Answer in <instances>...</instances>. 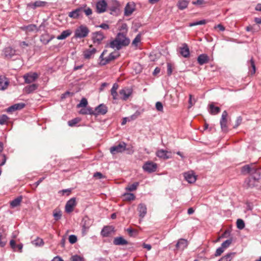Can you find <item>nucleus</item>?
<instances>
[{
    "mask_svg": "<svg viewBox=\"0 0 261 261\" xmlns=\"http://www.w3.org/2000/svg\"><path fill=\"white\" fill-rule=\"evenodd\" d=\"M189 3V1L187 0H179L177 6L180 10H183L187 8Z\"/></svg>",
    "mask_w": 261,
    "mask_h": 261,
    "instance_id": "72a5a7b5",
    "label": "nucleus"
},
{
    "mask_svg": "<svg viewBox=\"0 0 261 261\" xmlns=\"http://www.w3.org/2000/svg\"><path fill=\"white\" fill-rule=\"evenodd\" d=\"M180 54L185 58H187L189 56L190 51L187 44H184L182 47H180Z\"/></svg>",
    "mask_w": 261,
    "mask_h": 261,
    "instance_id": "2f4dec72",
    "label": "nucleus"
},
{
    "mask_svg": "<svg viewBox=\"0 0 261 261\" xmlns=\"http://www.w3.org/2000/svg\"><path fill=\"white\" fill-rule=\"evenodd\" d=\"M205 23H206V20L203 19V20H201L200 21H198L190 23V26L192 27V26H195V25H202V24H204Z\"/></svg>",
    "mask_w": 261,
    "mask_h": 261,
    "instance_id": "4d7b16f0",
    "label": "nucleus"
},
{
    "mask_svg": "<svg viewBox=\"0 0 261 261\" xmlns=\"http://www.w3.org/2000/svg\"><path fill=\"white\" fill-rule=\"evenodd\" d=\"M77 237L76 236L71 234L69 237V242L73 244L77 242Z\"/></svg>",
    "mask_w": 261,
    "mask_h": 261,
    "instance_id": "bf43d9fd",
    "label": "nucleus"
},
{
    "mask_svg": "<svg viewBox=\"0 0 261 261\" xmlns=\"http://www.w3.org/2000/svg\"><path fill=\"white\" fill-rule=\"evenodd\" d=\"M141 41V36L139 34L137 35V36L135 38V39L133 41V44L135 45H137L138 43L140 42Z\"/></svg>",
    "mask_w": 261,
    "mask_h": 261,
    "instance_id": "338daca9",
    "label": "nucleus"
},
{
    "mask_svg": "<svg viewBox=\"0 0 261 261\" xmlns=\"http://www.w3.org/2000/svg\"><path fill=\"white\" fill-rule=\"evenodd\" d=\"M255 171H252L251 175L252 176H258V179L260 178L261 176V167H258L256 165V163L254 164Z\"/></svg>",
    "mask_w": 261,
    "mask_h": 261,
    "instance_id": "a19ab883",
    "label": "nucleus"
},
{
    "mask_svg": "<svg viewBox=\"0 0 261 261\" xmlns=\"http://www.w3.org/2000/svg\"><path fill=\"white\" fill-rule=\"evenodd\" d=\"M118 84L117 83H114L111 90V94L113 97V99L114 100H117L119 98L118 96V94L117 92V90H118Z\"/></svg>",
    "mask_w": 261,
    "mask_h": 261,
    "instance_id": "c756f323",
    "label": "nucleus"
},
{
    "mask_svg": "<svg viewBox=\"0 0 261 261\" xmlns=\"http://www.w3.org/2000/svg\"><path fill=\"white\" fill-rule=\"evenodd\" d=\"M255 163H251L249 165H246L242 167L241 172L243 174H252V171H255L254 168Z\"/></svg>",
    "mask_w": 261,
    "mask_h": 261,
    "instance_id": "dca6fc26",
    "label": "nucleus"
},
{
    "mask_svg": "<svg viewBox=\"0 0 261 261\" xmlns=\"http://www.w3.org/2000/svg\"><path fill=\"white\" fill-rule=\"evenodd\" d=\"M88 105V101L86 98H83L80 102L77 105V108L86 107Z\"/></svg>",
    "mask_w": 261,
    "mask_h": 261,
    "instance_id": "3c124183",
    "label": "nucleus"
},
{
    "mask_svg": "<svg viewBox=\"0 0 261 261\" xmlns=\"http://www.w3.org/2000/svg\"><path fill=\"white\" fill-rule=\"evenodd\" d=\"M228 116V113L226 111H224L222 113L221 118L220 119V125L221 128L223 131H226L227 130V117Z\"/></svg>",
    "mask_w": 261,
    "mask_h": 261,
    "instance_id": "4468645a",
    "label": "nucleus"
},
{
    "mask_svg": "<svg viewBox=\"0 0 261 261\" xmlns=\"http://www.w3.org/2000/svg\"><path fill=\"white\" fill-rule=\"evenodd\" d=\"M80 113L83 115H86V114H90V115H94V111H93L92 109L89 107V108H86L84 107V108L82 109L80 111Z\"/></svg>",
    "mask_w": 261,
    "mask_h": 261,
    "instance_id": "ea45409f",
    "label": "nucleus"
},
{
    "mask_svg": "<svg viewBox=\"0 0 261 261\" xmlns=\"http://www.w3.org/2000/svg\"><path fill=\"white\" fill-rule=\"evenodd\" d=\"M167 74L170 76L172 73V65L170 63H167Z\"/></svg>",
    "mask_w": 261,
    "mask_h": 261,
    "instance_id": "0e129e2a",
    "label": "nucleus"
},
{
    "mask_svg": "<svg viewBox=\"0 0 261 261\" xmlns=\"http://www.w3.org/2000/svg\"><path fill=\"white\" fill-rule=\"evenodd\" d=\"M39 75L36 72H29L25 74L23 77L27 84H30L35 82L38 77Z\"/></svg>",
    "mask_w": 261,
    "mask_h": 261,
    "instance_id": "1a4fd4ad",
    "label": "nucleus"
},
{
    "mask_svg": "<svg viewBox=\"0 0 261 261\" xmlns=\"http://www.w3.org/2000/svg\"><path fill=\"white\" fill-rule=\"evenodd\" d=\"M16 50L12 47H7L4 48L2 51V55L6 59H10L16 55Z\"/></svg>",
    "mask_w": 261,
    "mask_h": 261,
    "instance_id": "6e6552de",
    "label": "nucleus"
},
{
    "mask_svg": "<svg viewBox=\"0 0 261 261\" xmlns=\"http://www.w3.org/2000/svg\"><path fill=\"white\" fill-rule=\"evenodd\" d=\"M114 3L115 4H114V6H111L109 8L110 11H111V14H113V12L116 13L119 10L118 8H119V5L118 2L115 1Z\"/></svg>",
    "mask_w": 261,
    "mask_h": 261,
    "instance_id": "49530a36",
    "label": "nucleus"
},
{
    "mask_svg": "<svg viewBox=\"0 0 261 261\" xmlns=\"http://www.w3.org/2000/svg\"><path fill=\"white\" fill-rule=\"evenodd\" d=\"M96 52V49L93 47L92 45H90L89 49H86L84 51V58L85 59H90L94 57Z\"/></svg>",
    "mask_w": 261,
    "mask_h": 261,
    "instance_id": "2eb2a0df",
    "label": "nucleus"
},
{
    "mask_svg": "<svg viewBox=\"0 0 261 261\" xmlns=\"http://www.w3.org/2000/svg\"><path fill=\"white\" fill-rule=\"evenodd\" d=\"M206 4L204 0H197L196 1H193L192 4L196 6H202Z\"/></svg>",
    "mask_w": 261,
    "mask_h": 261,
    "instance_id": "052dcab7",
    "label": "nucleus"
},
{
    "mask_svg": "<svg viewBox=\"0 0 261 261\" xmlns=\"http://www.w3.org/2000/svg\"><path fill=\"white\" fill-rule=\"evenodd\" d=\"M25 105L24 103H18L14 104L9 107L7 111L8 113H12L17 110H21L25 107Z\"/></svg>",
    "mask_w": 261,
    "mask_h": 261,
    "instance_id": "393cba45",
    "label": "nucleus"
},
{
    "mask_svg": "<svg viewBox=\"0 0 261 261\" xmlns=\"http://www.w3.org/2000/svg\"><path fill=\"white\" fill-rule=\"evenodd\" d=\"M196 102V99L193 97L192 95H189V108H191L193 106Z\"/></svg>",
    "mask_w": 261,
    "mask_h": 261,
    "instance_id": "603ef678",
    "label": "nucleus"
},
{
    "mask_svg": "<svg viewBox=\"0 0 261 261\" xmlns=\"http://www.w3.org/2000/svg\"><path fill=\"white\" fill-rule=\"evenodd\" d=\"M7 234L5 230L3 227L0 228V246L2 247H4L7 243L6 239Z\"/></svg>",
    "mask_w": 261,
    "mask_h": 261,
    "instance_id": "aec40b11",
    "label": "nucleus"
},
{
    "mask_svg": "<svg viewBox=\"0 0 261 261\" xmlns=\"http://www.w3.org/2000/svg\"><path fill=\"white\" fill-rule=\"evenodd\" d=\"M248 65L249 68H251V69H250V73L251 75H253L255 73V65L254 62L252 58L250 59V60L248 63Z\"/></svg>",
    "mask_w": 261,
    "mask_h": 261,
    "instance_id": "4c0bfd02",
    "label": "nucleus"
},
{
    "mask_svg": "<svg viewBox=\"0 0 261 261\" xmlns=\"http://www.w3.org/2000/svg\"><path fill=\"white\" fill-rule=\"evenodd\" d=\"M107 107L103 104H100L95 108V112H94V115H105L107 113Z\"/></svg>",
    "mask_w": 261,
    "mask_h": 261,
    "instance_id": "a211bd4d",
    "label": "nucleus"
},
{
    "mask_svg": "<svg viewBox=\"0 0 261 261\" xmlns=\"http://www.w3.org/2000/svg\"><path fill=\"white\" fill-rule=\"evenodd\" d=\"M142 168L144 171L152 173L156 171L157 165L151 161H148L143 165Z\"/></svg>",
    "mask_w": 261,
    "mask_h": 261,
    "instance_id": "423d86ee",
    "label": "nucleus"
},
{
    "mask_svg": "<svg viewBox=\"0 0 261 261\" xmlns=\"http://www.w3.org/2000/svg\"><path fill=\"white\" fill-rule=\"evenodd\" d=\"M81 121V119L79 118H75L71 120L68 121V124L69 126L73 127L75 126Z\"/></svg>",
    "mask_w": 261,
    "mask_h": 261,
    "instance_id": "de8ad7c7",
    "label": "nucleus"
},
{
    "mask_svg": "<svg viewBox=\"0 0 261 261\" xmlns=\"http://www.w3.org/2000/svg\"><path fill=\"white\" fill-rule=\"evenodd\" d=\"M167 152H168L166 150L160 149L156 152V155L160 158L168 159L169 158V157L167 155Z\"/></svg>",
    "mask_w": 261,
    "mask_h": 261,
    "instance_id": "c9c22d12",
    "label": "nucleus"
},
{
    "mask_svg": "<svg viewBox=\"0 0 261 261\" xmlns=\"http://www.w3.org/2000/svg\"><path fill=\"white\" fill-rule=\"evenodd\" d=\"M22 197L21 196L17 197L10 202V205L12 207L14 208L18 206L21 201H22Z\"/></svg>",
    "mask_w": 261,
    "mask_h": 261,
    "instance_id": "e433bc0d",
    "label": "nucleus"
},
{
    "mask_svg": "<svg viewBox=\"0 0 261 261\" xmlns=\"http://www.w3.org/2000/svg\"><path fill=\"white\" fill-rule=\"evenodd\" d=\"M53 216L54 217L55 219L57 221L61 219L62 216V214L60 211L54 213Z\"/></svg>",
    "mask_w": 261,
    "mask_h": 261,
    "instance_id": "69168bd1",
    "label": "nucleus"
},
{
    "mask_svg": "<svg viewBox=\"0 0 261 261\" xmlns=\"http://www.w3.org/2000/svg\"><path fill=\"white\" fill-rule=\"evenodd\" d=\"M129 43L130 40L125 35L121 33H118L115 38L111 41L109 44L107 45L106 47L109 46L113 49L119 50L122 48V47L128 45Z\"/></svg>",
    "mask_w": 261,
    "mask_h": 261,
    "instance_id": "f257e3e1",
    "label": "nucleus"
},
{
    "mask_svg": "<svg viewBox=\"0 0 261 261\" xmlns=\"http://www.w3.org/2000/svg\"><path fill=\"white\" fill-rule=\"evenodd\" d=\"M258 180V176H251L245 180V184L248 187L252 188L256 186V182Z\"/></svg>",
    "mask_w": 261,
    "mask_h": 261,
    "instance_id": "f3484780",
    "label": "nucleus"
},
{
    "mask_svg": "<svg viewBox=\"0 0 261 261\" xmlns=\"http://www.w3.org/2000/svg\"><path fill=\"white\" fill-rule=\"evenodd\" d=\"M234 253H229L222 257L218 261H231Z\"/></svg>",
    "mask_w": 261,
    "mask_h": 261,
    "instance_id": "37998d69",
    "label": "nucleus"
},
{
    "mask_svg": "<svg viewBox=\"0 0 261 261\" xmlns=\"http://www.w3.org/2000/svg\"><path fill=\"white\" fill-rule=\"evenodd\" d=\"M93 177L98 179H102L105 177V176L100 172H96L93 174Z\"/></svg>",
    "mask_w": 261,
    "mask_h": 261,
    "instance_id": "774afa93",
    "label": "nucleus"
},
{
    "mask_svg": "<svg viewBox=\"0 0 261 261\" xmlns=\"http://www.w3.org/2000/svg\"><path fill=\"white\" fill-rule=\"evenodd\" d=\"M123 196L127 201L134 200L136 198L135 195L131 193H125Z\"/></svg>",
    "mask_w": 261,
    "mask_h": 261,
    "instance_id": "a18cd8bd",
    "label": "nucleus"
},
{
    "mask_svg": "<svg viewBox=\"0 0 261 261\" xmlns=\"http://www.w3.org/2000/svg\"><path fill=\"white\" fill-rule=\"evenodd\" d=\"M237 226L238 229H243L245 226L244 221L241 219H238L237 220Z\"/></svg>",
    "mask_w": 261,
    "mask_h": 261,
    "instance_id": "09e8293b",
    "label": "nucleus"
},
{
    "mask_svg": "<svg viewBox=\"0 0 261 261\" xmlns=\"http://www.w3.org/2000/svg\"><path fill=\"white\" fill-rule=\"evenodd\" d=\"M111 232L110 227L105 226L101 231V234L104 237L109 236Z\"/></svg>",
    "mask_w": 261,
    "mask_h": 261,
    "instance_id": "c03bdc74",
    "label": "nucleus"
},
{
    "mask_svg": "<svg viewBox=\"0 0 261 261\" xmlns=\"http://www.w3.org/2000/svg\"><path fill=\"white\" fill-rule=\"evenodd\" d=\"M113 244L115 245H125L128 244V242L122 237H119L114 239Z\"/></svg>",
    "mask_w": 261,
    "mask_h": 261,
    "instance_id": "473e14b6",
    "label": "nucleus"
},
{
    "mask_svg": "<svg viewBox=\"0 0 261 261\" xmlns=\"http://www.w3.org/2000/svg\"><path fill=\"white\" fill-rule=\"evenodd\" d=\"M139 183L138 182H135L132 185H129L125 187V190L129 192L135 191L138 187Z\"/></svg>",
    "mask_w": 261,
    "mask_h": 261,
    "instance_id": "79ce46f5",
    "label": "nucleus"
},
{
    "mask_svg": "<svg viewBox=\"0 0 261 261\" xmlns=\"http://www.w3.org/2000/svg\"><path fill=\"white\" fill-rule=\"evenodd\" d=\"M126 144L123 142H120L118 145L113 146L110 148V152L112 154H115L117 153L122 152L125 150Z\"/></svg>",
    "mask_w": 261,
    "mask_h": 261,
    "instance_id": "0eeeda50",
    "label": "nucleus"
},
{
    "mask_svg": "<svg viewBox=\"0 0 261 261\" xmlns=\"http://www.w3.org/2000/svg\"><path fill=\"white\" fill-rule=\"evenodd\" d=\"M71 31L70 30H66L63 31L61 35L57 37L58 40H64L69 37L71 34Z\"/></svg>",
    "mask_w": 261,
    "mask_h": 261,
    "instance_id": "f704fd0d",
    "label": "nucleus"
},
{
    "mask_svg": "<svg viewBox=\"0 0 261 261\" xmlns=\"http://www.w3.org/2000/svg\"><path fill=\"white\" fill-rule=\"evenodd\" d=\"M210 107V112L212 115H216L218 114L220 112V108L215 107L213 103L209 105Z\"/></svg>",
    "mask_w": 261,
    "mask_h": 261,
    "instance_id": "58836bf2",
    "label": "nucleus"
},
{
    "mask_svg": "<svg viewBox=\"0 0 261 261\" xmlns=\"http://www.w3.org/2000/svg\"><path fill=\"white\" fill-rule=\"evenodd\" d=\"M38 87V84H33L25 87L23 90L25 93L30 94L35 91Z\"/></svg>",
    "mask_w": 261,
    "mask_h": 261,
    "instance_id": "7c9ffc66",
    "label": "nucleus"
},
{
    "mask_svg": "<svg viewBox=\"0 0 261 261\" xmlns=\"http://www.w3.org/2000/svg\"><path fill=\"white\" fill-rule=\"evenodd\" d=\"M54 38V36H51L47 33L42 34L40 38V41L44 44H47L52 39Z\"/></svg>",
    "mask_w": 261,
    "mask_h": 261,
    "instance_id": "a878e982",
    "label": "nucleus"
},
{
    "mask_svg": "<svg viewBox=\"0 0 261 261\" xmlns=\"http://www.w3.org/2000/svg\"><path fill=\"white\" fill-rule=\"evenodd\" d=\"M132 89L124 88L119 91L120 98L123 100H126L132 94Z\"/></svg>",
    "mask_w": 261,
    "mask_h": 261,
    "instance_id": "9b49d317",
    "label": "nucleus"
},
{
    "mask_svg": "<svg viewBox=\"0 0 261 261\" xmlns=\"http://www.w3.org/2000/svg\"><path fill=\"white\" fill-rule=\"evenodd\" d=\"M225 249L221 246L216 251L215 255L216 256H220L224 251Z\"/></svg>",
    "mask_w": 261,
    "mask_h": 261,
    "instance_id": "13d9d810",
    "label": "nucleus"
},
{
    "mask_svg": "<svg viewBox=\"0 0 261 261\" xmlns=\"http://www.w3.org/2000/svg\"><path fill=\"white\" fill-rule=\"evenodd\" d=\"M90 226V220L87 217L84 218L82 221V231L84 235L86 234Z\"/></svg>",
    "mask_w": 261,
    "mask_h": 261,
    "instance_id": "4be33fe9",
    "label": "nucleus"
},
{
    "mask_svg": "<svg viewBox=\"0 0 261 261\" xmlns=\"http://www.w3.org/2000/svg\"><path fill=\"white\" fill-rule=\"evenodd\" d=\"M188 246V242L186 240L184 239H179L176 244V248L177 249L184 250Z\"/></svg>",
    "mask_w": 261,
    "mask_h": 261,
    "instance_id": "c85d7f7f",
    "label": "nucleus"
},
{
    "mask_svg": "<svg viewBox=\"0 0 261 261\" xmlns=\"http://www.w3.org/2000/svg\"><path fill=\"white\" fill-rule=\"evenodd\" d=\"M106 52L107 50H103L99 57V58L101 59V64L103 65L109 63L112 61L114 60L120 56L119 53L118 51H115L110 54V55L107 57L103 58V55Z\"/></svg>",
    "mask_w": 261,
    "mask_h": 261,
    "instance_id": "7ed1b4c3",
    "label": "nucleus"
},
{
    "mask_svg": "<svg viewBox=\"0 0 261 261\" xmlns=\"http://www.w3.org/2000/svg\"><path fill=\"white\" fill-rule=\"evenodd\" d=\"M138 211L139 213L140 217L143 218L145 217L147 213V207L145 204L140 203L138 207Z\"/></svg>",
    "mask_w": 261,
    "mask_h": 261,
    "instance_id": "cd10ccee",
    "label": "nucleus"
},
{
    "mask_svg": "<svg viewBox=\"0 0 261 261\" xmlns=\"http://www.w3.org/2000/svg\"><path fill=\"white\" fill-rule=\"evenodd\" d=\"M6 156L5 154H0V166L4 165L6 162Z\"/></svg>",
    "mask_w": 261,
    "mask_h": 261,
    "instance_id": "680f3d73",
    "label": "nucleus"
},
{
    "mask_svg": "<svg viewBox=\"0 0 261 261\" xmlns=\"http://www.w3.org/2000/svg\"><path fill=\"white\" fill-rule=\"evenodd\" d=\"M9 120V117L6 115L0 116V124H4L6 123Z\"/></svg>",
    "mask_w": 261,
    "mask_h": 261,
    "instance_id": "864d4df0",
    "label": "nucleus"
},
{
    "mask_svg": "<svg viewBox=\"0 0 261 261\" xmlns=\"http://www.w3.org/2000/svg\"><path fill=\"white\" fill-rule=\"evenodd\" d=\"M76 198L75 197L71 198L70 199L65 205V211L67 213L72 212L73 210L74 207L76 206Z\"/></svg>",
    "mask_w": 261,
    "mask_h": 261,
    "instance_id": "ddd939ff",
    "label": "nucleus"
},
{
    "mask_svg": "<svg viewBox=\"0 0 261 261\" xmlns=\"http://www.w3.org/2000/svg\"><path fill=\"white\" fill-rule=\"evenodd\" d=\"M184 177L189 183H194L196 180V176L193 172H186L184 173Z\"/></svg>",
    "mask_w": 261,
    "mask_h": 261,
    "instance_id": "bb28decb",
    "label": "nucleus"
},
{
    "mask_svg": "<svg viewBox=\"0 0 261 261\" xmlns=\"http://www.w3.org/2000/svg\"><path fill=\"white\" fill-rule=\"evenodd\" d=\"M46 2L41 1H37L34 3L31 2L27 4V7L32 9H35L39 7H43L45 6Z\"/></svg>",
    "mask_w": 261,
    "mask_h": 261,
    "instance_id": "6ab92c4d",
    "label": "nucleus"
},
{
    "mask_svg": "<svg viewBox=\"0 0 261 261\" xmlns=\"http://www.w3.org/2000/svg\"><path fill=\"white\" fill-rule=\"evenodd\" d=\"M43 26V24H41L39 28H37V25L34 24H31L28 25H24L21 27V29L25 31L26 33H29L34 31L38 32L41 28Z\"/></svg>",
    "mask_w": 261,
    "mask_h": 261,
    "instance_id": "9d476101",
    "label": "nucleus"
},
{
    "mask_svg": "<svg viewBox=\"0 0 261 261\" xmlns=\"http://www.w3.org/2000/svg\"><path fill=\"white\" fill-rule=\"evenodd\" d=\"M89 32L87 27L84 25H81L77 28L75 31L74 37L78 38L86 37Z\"/></svg>",
    "mask_w": 261,
    "mask_h": 261,
    "instance_id": "20e7f679",
    "label": "nucleus"
},
{
    "mask_svg": "<svg viewBox=\"0 0 261 261\" xmlns=\"http://www.w3.org/2000/svg\"><path fill=\"white\" fill-rule=\"evenodd\" d=\"M9 84V80L5 76L0 75V90H6Z\"/></svg>",
    "mask_w": 261,
    "mask_h": 261,
    "instance_id": "412c9836",
    "label": "nucleus"
},
{
    "mask_svg": "<svg viewBox=\"0 0 261 261\" xmlns=\"http://www.w3.org/2000/svg\"><path fill=\"white\" fill-rule=\"evenodd\" d=\"M105 38V35L101 31L93 32L92 34V39L95 44H101V41Z\"/></svg>",
    "mask_w": 261,
    "mask_h": 261,
    "instance_id": "39448f33",
    "label": "nucleus"
},
{
    "mask_svg": "<svg viewBox=\"0 0 261 261\" xmlns=\"http://www.w3.org/2000/svg\"><path fill=\"white\" fill-rule=\"evenodd\" d=\"M108 4L105 0L98 1L96 4V12L98 13H102L106 11Z\"/></svg>",
    "mask_w": 261,
    "mask_h": 261,
    "instance_id": "f8f14e48",
    "label": "nucleus"
},
{
    "mask_svg": "<svg viewBox=\"0 0 261 261\" xmlns=\"http://www.w3.org/2000/svg\"><path fill=\"white\" fill-rule=\"evenodd\" d=\"M71 261H83V258L78 255H74L71 257Z\"/></svg>",
    "mask_w": 261,
    "mask_h": 261,
    "instance_id": "6e6d98bb",
    "label": "nucleus"
},
{
    "mask_svg": "<svg viewBox=\"0 0 261 261\" xmlns=\"http://www.w3.org/2000/svg\"><path fill=\"white\" fill-rule=\"evenodd\" d=\"M232 239H228L222 243L221 246L225 250L230 245V244L232 243Z\"/></svg>",
    "mask_w": 261,
    "mask_h": 261,
    "instance_id": "8fccbe9b",
    "label": "nucleus"
},
{
    "mask_svg": "<svg viewBox=\"0 0 261 261\" xmlns=\"http://www.w3.org/2000/svg\"><path fill=\"white\" fill-rule=\"evenodd\" d=\"M210 61L209 57L205 54H202L198 56L197 58V62L200 65H202L203 64H206L208 63Z\"/></svg>",
    "mask_w": 261,
    "mask_h": 261,
    "instance_id": "5701e85b",
    "label": "nucleus"
},
{
    "mask_svg": "<svg viewBox=\"0 0 261 261\" xmlns=\"http://www.w3.org/2000/svg\"><path fill=\"white\" fill-rule=\"evenodd\" d=\"M135 11V5L133 3H127L124 9V15L130 16Z\"/></svg>",
    "mask_w": 261,
    "mask_h": 261,
    "instance_id": "b1692460",
    "label": "nucleus"
},
{
    "mask_svg": "<svg viewBox=\"0 0 261 261\" xmlns=\"http://www.w3.org/2000/svg\"><path fill=\"white\" fill-rule=\"evenodd\" d=\"M155 108L156 109L160 112H163V106L162 102L160 101H158L155 103Z\"/></svg>",
    "mask_w": 261,
    "mask_h": 261,
    "instance_id": "e2e57ef3",
    "label": "nucleus"
},
{
    "mask_svg": "<svg viewBox=\"0 0 261 261\" xmlns=\"http://www.w3.org/2000/svg\"><path fill=\"white\" fill-rule=\"evenodd\" d=\"M33 243L36 246H41L44 244V242L42 239L40 238H37L35 240L33 241Z\"/></svg>",
    "mask_w": 261,
    "mask_h": 261,
    "instance_id": "5fc2aeb1",
    "label": "nucleus"
},
{
    "mask_svg": "<svg viewBox=\"0 0 261 261\" xmlns=\"http://www.w3.org/2000/svg\"><path fill=\"white\" fill-rule=\"evenodd\" d=\"M83 13H85L87 16H89L92 14V10L90 8L88 7L86 5H82L69 12L68 16L71 18L77 19L83 18Z\"/></svg>",
    "mask_w": 261,
    "mask_h": 261,
    "instance_id": "f03ea898",
    "label": "nucleus"
}]
</instances>
